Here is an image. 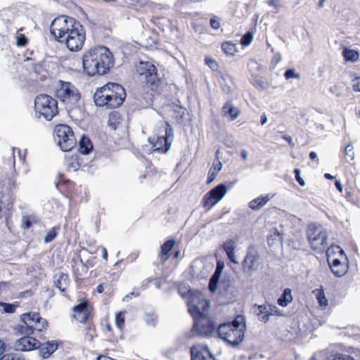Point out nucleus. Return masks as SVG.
Instances as JSON below:
<instances>
[{
  "instance_id": "f257e3e1",
  "label": "nucleus",
  "mask_w": 360,
  "mask_h": 360,
  "mask_svg": "<svg viewBox=\"0 0 360 360\" xmlns=\"http://www.w3.org/2000/svg\"><path fill=\"white\" fill-rule=\"evenodd\" d=\"M50 32L58 41L65 43L72 51L81 49L85 41L83 26L72 18L61 15L55 18L51 24Z\"/></svg>"
},
{
  "instance_id": "f03ea898",
  "label": "nucleus",
  "mask_w": 360,
  "mask_h": 360,
  "mask_svg": "<svg viewBox=\"0 0 360 360\" xmlns=\"http://www.w3.org/2000/svg\"><path fill=\"white\" fill-rule=\"evenodd\" d=\"M82 65L84 72L89 76L103 75L113 67V56L107 47L96 46L83 55Z\"/></svg>"
},
{
  "instance_id": "7ed1b4c3",
  "label": "nucleus",
  "mask_w": 360,
  "mask_h": 360,
  "mask_svg": "<svg viewBox=\"0 0 360 360\" xmlns=\"http://www.w3.org/2000/svg\"><path fill=\"white\" fill-rule=\"evenodd\" d=\"M126 92L123 86L116 83H108L98 89L94 94V101L97 106L108 108H118L123 103Z\"/></svg>"
},
{
  "instance_id": "20e7f679",
  "label": "nucleus",
  "mask_w": 360,
  "mask_h": 360,
  "mask_svg": "<svg viewBox=\"0 0 360 360\" xmlns=\"http://www.w3.org/2000/svg\"><path fill=\"white\" fill-rule=\"evenodd\" d=\"M245 329L244 317L240 315L236 316L232 322L219 325L217 332L220 338L229 345L236 347L244 340Z\"/></svg>"
},
{
  "instance_id": "39448f33",
  "label": "nucleus",
  "mask_w": 360,
  "mask_h": 360,
  "mask_svg": "<svg viewBox=\"0 0 360 360\" xmlns=\"http://www.w3.org/2000/svg\"><path fill=\"white\" fill-rule=\"evenodd\" d=\"M56 96L62 101L68 111L79 108L82 103L81 94L72 83L60 80Z\"/></svg>"
},
{
  "instance_id": "423d86ee",
  "label": "nucleus",
  "mask_w": 360,
  "mask_h": 360,
  "mask_svg": "<svg viewBox=\"0 0 360 360\" xmlns=\"http://www.w3.org/2000/svg\"><path fill=\"white\" fill-rule=\"evenodd\" d=\"M34 108L39 117L43 116L46 120H51L58 112V102L47 94H40L35 98Z\"/></svg>"
},
{
  "instance_id": "0eeeda50",
  "label": "nucleus",
  "mask_w": 360,
  "mask_h": 360,
  "mask_svg": "<svg viewBox=\"0 0 360 360\" xmlns=\"http://www.w3.org/2000/svg\"><path fill=\"white\" fill-rule=\"evenodd\" d=\"M54 141L63 151H70L77 144L74 132L66 124H58L54 128Z\"/></svg>"
},
{
  "instance_id": "6e6552de",
  "label": "nucleus",
  "mask_w": 360,
  "mask_h": 360,
  "mask_svg": "<svg viewBox=\"0 0 360 360\" xmlns=\"http://www.w3.org/2000/svg\"><path fill=\"white\" fill-rule=\"evenodd\" d=\"M136 72L141 77L140 79L152 90L158 87L161 79L156 67L152 63L139 62L136 66Z\"/></svg>"
},
{
  "instance_id": "1a4fd4ad",
  "label": "nucleus",
  "mask_w": 360,
  "mask_h": 360,
  "mask_svg": "<svg viewBox=\"0 0 360 360\" xmlns=\"http://www.w3.org/2000/svg\"><path fill=\"white\" fill-rule=\"evenodd\" d=\"M307 233L309 243L313 250L318 252H323L326 250L328 252V235L324 229L314 224H310L308 226Z\"/></svg>"
},
{
  "instance_id": "9d476101",
  "label": "nucleus",
  "mask_w": 360,
  "mask_h": 360,
  "mask_svg": "<svg viewBox=\"0 0 360 360\" xmlns=\"http://www.w3.org/2000/svg\"><path fill=\"white\" fill-rule=\"evenodd\" d=\"M260 259L261 257L257 248L253 245H249L245 258L242 262L243 272L248 276H252L259 267Z\"/></svg>"
},
{
  "instance_id": "9b49d317",
  "label": "nucleus",
  "mask_w": 360,
  "mask_h": 360,
  "mask_svg": "<svg viewBox=\"0 0 360 360\" xmlns=\"http://www.w3.org/2000/svg\"><path fill=\"white\" fill-rule=\"evenodd\" d=\"M217 328V324L210 317L200 316L193 323V332L202 337H210L215 332Z\"/></svg>"
},
{
  "instance_id": "f8f14e48",
  "label": "nucleus",
  "mask_w": 360,
  "mask_h": 360,
  "mask_svg": "<svg viewBox=\"0 0 360 360\" xmlns=\"http://www.w3.org/2000/svg\"><path fill=\"white\" fill-rule=\"evenodd\" d=\"M226 192V186L223 184L213 188L203 197V206L210 210L224 197Z\"/></svg>"
},
{
  "instance_id": "ddd939ff",
  "label": "nucleus",
  "mask_w": 360,
  "mask_h": 360,
  "mask_svg": "<svg viewBox=\"0 0 360 360\" xmlns=\"http://www.w3.org/2000/svg\"><path fill=\"white\" fill-rule=\"evenodd\" d=\"M191 360H216L207 345H196L191 347Z\"/></svg>"
},
{
  "instance_id": "4468645a",
  "label": "nucleus",
  "mask_w": 360,
  "mask_h": 360,
  "mask_svg": "<svg viewBox=\"0 0 360 360\" xmlns=\"http://www.w3.org/2000/svg\"><path fill=\"white\" fill-rule=\"evenodd\" d=\"M39 340L30 335L24 336L15 342V349L17 351L28 352L37 349Z\"/></svg>"
},
{
  "instance_id": "2eb2a0df",
  "label": "nucleus",
  "mask_w": 360,
  "mask_h": 360,
  "mask_svg": "<svg viewBox=\"0 0 360 360\" xmlns=\"http://www.w3.org/2000/svg\"><path fill=\"white\" fill-rule=\"evenodd\" d=\"M202 299V295L199 292H192L190 296V300L188 302V311L192 315L194 322L198 320L200 316H204L200 311L197 306V302Z\"/></svg>"
},
{
  "instance_id": "dca6fc26",
  "label": "nucleus",
  "mask_w": 360,
  "mask_h": 360,
  "mask_svg": "<svg viewBox=\"0 0 360 360\" xmlns=\"http://www.w3.org/2000/svg\"><path fill=\"white\" fill-rule=\"evenodd\" d=\"M90 311L88 309V304L86 302H81L80 304L73 307L72 316L81 323H86L89 321Z\"/></svg>"
},
{
  "instance_id": "f3484780",
  "label": "nucleus",
  "mask_w": 360,
  "mask_h": 360,
  "mask_svg": "<svg viewBox=\"0 0 360 360\" xmlns=\"http://www.w3.org/2000/svg\"><path fill=\"white\" fill-rule=\"evenodd\" d=\"M58 342L55 340L46 341L41 343L39 341L37 349H39V354L44 358H48L58 348Z\"/></svg>"
},
{
  "instance_id": "a211bd4d",
  "label": "nucleus",
  "mask_w": 360,
  "mask_h": 360,
  "mask_svg": "<svg viewBox=\"0 0 360 360\" xmlns=\"http://www.w3.org/2000/svg\"><path fill=\"white\" fill-rule=\"evenodd\" d=\"M171 145V141L162 136L156 138L155 141L153 143V148L154 151L166 153L169 150Z\"/></svg>"
},
{
  "instance_id": "6ab92c4d",
  "label": "nucleus",
  "mask_w": 360,
  "mask_h": 360,
  "mask_svg": "<svg viewBox=\"0 0 360 360\" xmlns=\"http://www.w3.org/2000/svg\"><path fill=\"white\" fill-rule=\"evenodd\" d=\"M328 262L332 272L338 277H341L345 274L347 271V266L342 264L340 259H334L333 262H330V259L328 258Z\"/></svg>"
},
{
  "instance_id": "aec40b11",
  "label": "nucleus",
  "mask_w": 360,
  "mask_h": 360,
  "mask_svg": "<svg viewBox=\"0 0 360 360\" xmlns=\"http://www.w3.org/2000/svg\"><path fill=\"white\" fill-rule=\"evenodd\" d=\"M40 316L36 312H29L21 315V321L34 330L36 323H39Z\"/></svg>"
},
{
  "instance_id": "412c9836",
  "label": "nucleus",
  "mask_w": 360,
  "mask_h": 360,
  "mask_svg": "<svg viewBox=\"0 0 360 360\" xmlns=\"http://www.w3.org/2000/svg\"><path fill=\"white\" fill-rule=\"evenodd\" d=\"M55 278V286L62 292H64L70 283L68 275L64 273H60L58 275H56Z\"/></svg>"
},
{
  "instance_id": "4be33fe9",
  "label": "nucleus",
  "mask_w": 360,
  "mask_h": 360,
  "mask_svg": "<svg viewBox=\"0 0 360 360\" xmlns=\"http://www.w3.org/2000/svg\"><path fill=\"white\" fill-rule=\"evenodd\" d=\"M79 150L83 155H87L93 150V144L90 139L84 135L79 141Z\"/></svg>"
},
{
  "instance_id": "5701e85b",
  "label": "nucleus",
  "mask_w": 360,
  "mask_h": 360,
  "mask_svg": "<svg viewBox=\"0 0 360 360\" xmlns=\"http://www.w3.org/2000/svg\"><path fill=\"white\" fill-rule=\"evenodd\" d=\"M65 165L69 171L76 172L79 169L80 162H79L78 154H74L72 156L65 158Z\"/></svg>"
},
{
  "instance_id": "b1692460",
  "label": "nucleus",
  "mask_w": 360,
  "mask_h": 360,
  "mask_svg": "<svg viewBox=\"0 0 360 360\" xmlns=\"http://www.w3.org/2000/svg\"><path fill=\"white\" fill-rule=\"evenodd\" d=\"M292 301V291L290 288H285L277 302L281 307L288 306Z\"/></svg>"
},
{
  "instance_id": "393cba45",
  "label": "nucleus",
  "mask_w": 360,
  "mask_h": 360,
  "mask_svg": "<svg viewBox=\"0 0 360 360\" xmlns=\"http://www.w3.org/2000/svg\"><path fill=\"white\" fill-rule=\"evenodd\" d=\"M269 200L268 195L258 197L249 202V207L254 210H260Z\"/></svg>"
},
{
  "instance_id": "a878e982",
  "label": "nucleus",
  "mask_w": 360,
  "mask_h": 360,
  "mask_svg": "<svg viewBox=\"0 0 360 360\" xmlns=\"http://www.w3.org/2000/svg\"><path fill=\"white\" fill-rule=\"evenodd\" d=\"M221 167L222 164L220 161H215L213 162L209 172L207 183H211L216 179L217 174L221 170Z\"/></svg>"
},
{
  "instance_id": "bb28decb",
  "label": "nucleus",
  "mask_w": 360,
  "mask_h": 360,
  "mask_svg": "<svg viewBox=\"0 0 360 360\" xmlns=\"http://www.w3.org/2000/svg\"><path fill=\"white\" fill-rule=\"evenodd\" d=\"M223 112L225 115L231 116V120H235L239 115V110L234 108L230 103L227 102L222 108Z\"/></svg>"
},
{
  "instance_id": "cd10ccee",
  "label": "nucleus",
  "mask_w": 360,
  "mask_h": 360,
  "mask_svg": "<svg viewBox=\"0 0 360 360\" xmlns=\"http://www.w3.org/2000/svg\"><path fill=\"white\" fill-rule=\"evenodd\" d=\"M85 326V336L86 338L89 341L92 342L94 340V338L96 336V328L94 323H92L91 321H87Z\"/></svg>"
},
{
  "instance_id": "c85d7f7f",
  "label": "nucleus",
  "mask_w": 360,
  "mask_h": 360,
  "mask_svg": "<svg viewBox=\"0 0 360 360\" xmlns=\"http://www.w3.org/2000/svg\"><path fill=\"white\" fill-rule=\"evenodd\" d=\"M175 245V240L170 239L166 241L163 245H161V251L160 253L163 255H166L167 258L169 257V253L174 248Z\"/></svg>"
},
{
  "instance_id": "c756f323",
  "label": "nucleus",
  "mask_w": 360,
  "mask_h": 360,
  "mask_svg": "<svg viewBox=\"0 0 360 360\" xmlns=\"http://www.w3.org/2000/svg\"><path fill=\"white\" fill-rule=\"evenodd\" d=\"M342 55L347 61H356L359 57V54L356 51L347 49L343 51Z\"/></svg>"
},
{
  "instance_id": "7c9ffc66",
  "label": "nucleus",
  "mask_w": 360,
  "mask_h": 360,
  "mask_svg": "<svg viewBox=\"0 0 360 360\" xmlns=\"http://www.w3.org/2000/svg\"><path fill=\"white\" fill-rule=\"evenodd\" d=\"M221 49L224 53L231 56L234 55L237 51L236 45L229 41L224 42L221 45Z\"/></svg>"
},
{
  "instance_id": "2f4dec72",
  "label": "nucleus",
  "mask_w": 360,
  "mask_h": 360,
  "mask_svg": "<svg viewBox=\"0 0 360 360\" xmlns=\"http://www.w3.org/2000/svg\"><path fill=\"white\" fill-rule=\"evenodd\" d=\"M258 313L257 315L259 316L261 321L264 323L269 321L268 314H267V309L266 307V304L258 305Z\"/></svg>"
},
{
  "instance_id": "473e14b6",
  "label": "nucleus",
  "mask_w": 360,
  "mask_h": 360,
  "mask_svg": "<svg viewBox=\"0 0 360 360\" xmlns=\"http://www.w3.org/2000/svg\"><path fill=\"white\" fill-rule=\"evenodd\" d=\"M174 112L176 114V119L179 121L184 120L186 113L187 112L186 109L185 108H183L179 105H174L173 108Z\"/></svg>"
},
{
  "instance_id": "72a5a7b5",
  "label": "nucleus",
  "mask_w": 360,
  "mask_h": 360,
  "mask_svg": "<svg viewBox=\"0 0 360 360\" xmlns=\"http://www.w3.org/2000/svg\"><path fill=\"white\" fill-rule=\"evenodd\" d=\"M15 329L18 333H20L21 335H25V336L32 334L34 331L31 327L27 326L26 324L17 326Z\"/></svg>"
},
{
  "instance_id": "f704fd0d",
  "label": "nucleus",
  "mask_w": 360,
  "mask_h": 360,
  "mask_svg": "<svg viewBox=\"0 0 360 360\" xmlns=\"http://www.w3.org/2000/svg\"><path fill=\"white\" fill-rule=\"evenodd\" d=\"M59 229V227L54 226L51 228L46 235L44 237V243H48L51 242L57 236V230Z\"/></svg>"
},
{
  "instance_id": "c9c22d12",
  "label": "nucleus",
  "mask_w": 360,
  "mask_h": 360,
  "mask_svg": "<svg viewBox=\"0 0 360 360\" xmlns=\"http://www.w3.org/2000/svg\"><path fill=\"white\" fill-rule=\"evenodd\" d=\"M235 248V242L231 239L226 240L223 245V248L226 255H229L230 253L233 252Z\"/></svg>"
},
{
  "instance_id": "e433bc0d",
  "label": "nucleus",
  "mask_w": 360,
  "mask_h": 360,
  "mask_svg": "<svg viewBox=\"0 0 360 360\" xmlns=\"http://www.w3.org/2000/svg\"><path fill=\"white\" fill-rule=\"evenodd\" d=\"M145 321L148 326L155 327L158 322V316L154 314H147L145 316Z\"/></svg>"
},
{
  "instance_id": "4c0bfd02",
  "label": "nucleus",
  "mask_w": 360,
  "mask_h": 360,
  "mask_svg": "<svg viewBox=\"0 0 360 360\" xmlns=\"http://www.w3.org/2000/svg\"><path fill=\"white\" fill-rule=\"evenodd\" d=\"M0 306L4 308L5 313H14L16 307L18 306V304H10L0 302Z\"/></svg>"
},
{
  "instance_id": "58836bf2",
  "label": "nucleus",
  "mask_w": 360,
  "mask_h": 360,
  "mask_svg": "<svg viewBox=\"0 0 360 360\" xmlns=\"http://www.w3.org/2000/svg\"><path fill=\"white\" fill-rule=\"evenodd\" d=\"M0 360H25V359L19 354L10 353L3 355Z\"/></svg>"
},
{
  "instance_id": "ea45409f",
  "label": "nucleus",
  "mask_w": 360,
  "mask_h": 360,
  "mask_svg": "<svg viewBox=\"0 0 360 360\" xmlns=\"http://www.w3.org/2000/svg\"><path fill=\"white\" fill-rule=\"evenodd\" d=\"M253 35L250 32H246L240 39V44L243 46H248L252 41Z\"/></svg>"
},
{
  "instance_id": "a19ab883",
  "label": "nucleus",
  "mask_w": 360,
  "mask_h": 360,
  "mask_svg": "<svg viewBox=\"0 0 360 360\" xmlns=\"http://www.w3.org/2000/svg\"><path fill=\"white\" fill-rule=\"evenodd\" d=\"M284 76L286 79H289L291 78L300 79V75L299 73H297L295 72V69H293V68L288 69L285 72Z\"/></svg>"
},
{
  "instance_id": "79ce46f5",
  "label": "nucleus",
  "mask_w": 360,
  "mask_h": 360,
  "mask_svg": "<svg viewBox=\"0 0 360 360\" xmlns=\"http://www.w3.org/2000/svg\"><path fill=\"white\" fill-rule=\"evenodd\" d=\"M40 320L39 323H36V325L34 327V330H37L38 331H41L43 329L46 328L48 326V322L45 319L42 317H39Z\"/></svg>"
},
{
  "instance_id": "37998d69",
  "label": "nucleus",
  "mask_w": 360,
  "mask_h": 360,
  "mask_svg": "<svg viewBox=\"0 0 360 360\" xmlns=\"http://www.w3.org/2000/svg\"><path fill=\"white\" fill-rule=\"evenodd\" d=\"M166 126L165 135L164 136L167 137L168 141H172L174 137V129L168 122H166Z\"/></svg>"
},
{
  "instance_id": "c03bdc74",
  "label": "nucleus",
  "mask_w": 360,
  "mask_h": 360,
  "mask_svg": "<svg viewBox=\"0 0 360 360\" xmlns=\"http://www.w3.org/2000/svg\"><path fill=\"white\" fill-rule=\"evenodd\" d=\"M224 268V264L221 263L220 262H217L216 270L214 273V274L212 276V277L215 278L217 279H219V277L221 276L222 269Z\"/></svg>"
},
{
  "instance_id": "a18cd8bd",
  "label": "nucleus",
  "mask_w": 360,
  "mask_h": 360,
  "mask_svg": "<svg viewBox=\"0 0 360 360\" xmlns=\"http://www.w3.org/2000/svg\"><path fill=\"white\" fill-rule=\"evenodd\" d=\"M326 360H354L351 356L347 355L338 354L335 356H330Z\"/></svg>"
},
{
  "instance_id": "49530a36",
  "label": "nucleus",
  "mask_w": 360,
  "mask_h": 360,
  "mask_svg": "<svg viewBox=\"0 0 360 360\" xmlns=\"http://www.w3.org/2000/svg\"><path fill=\"white\" fill-rule=\"evenodd\" d=\"M218 281L219 279H217L213 277L210 278L209 283V289L212 292H214L216 291Z\"/></svg>"
},
{
  "instance_id": "de8ad7c7",
  "label": "nucleus",
  "mask_w": 360,
  "mask_h": 360,
  "mask_svg": "<svg viewBox=\"0 0 360 360\" xmlns=\"http://www.w3.org/2000/svg\"><path fill=\"white\" fill-rule=\"evenodd\" d=\"M345 154L353 160L354 158V148L352 145L348 144L345 149Z\"/></svg>"
},
{
  "instance_id": "09e8293b",
  "label": "nucleus",
  "mask_w": 360,
  "mask_h": 360,
  "mask_svg": "<svg viewBox=\"0 0 360 360\" xmlns=\"http://www.w3.org/2000/svg\"><path fill=\"white\" fill-rule=\"evenodd\" d=\"M27 44V39L24 34H18L16 37V44L18 46H23Z\"/></svg>"
},
{
  "instance_id": "8fccbe9b",
  "label": "nucleus",
  "mask_w": 360,
  "mask_h": 360,
  "mask_svg": "<svg viewBox=\"0 0 360 360\" xmlns=\"http://www.w3.org/2000/svg\"><path fill=\"white\" fill-rule=\"evenodd\" d=\"M123 313L120 312L116 315L115 321L118 328H122L124 323V319L123 317Z\"/></svg>"
},
{
  "instance_id": "3c124183",
  "label": "nucleus",
  "mask_w": 360,
  "mask_h": 360,
  "mask_svg": "<svg viewBox=\"0 0 360 360\" xmlns=\"http://www.w3.org/2000/svg\"><path fill=\"white\" fill-rule=\"evenodd\" d=\"M319 303L321 306L326 307L328 305V300L326 298L323 292H319L317 297Z\"/></svg>"
},
{
  "instance_id": "603ef678",
  "label": "nucleus",
  "mask_w": 360,
  "mask_h": 360,
  "mask_svg": "<svg viewBox=\"0 0 360 360\" xmlns=\"http://www.w3.org/2000/svg\"><path fill=\"white\" fill-rule=\"evenodd\" d=\"M210 25L213 29L217 30L220 27V21L219 19L216 16H213L210 19Z\"/></svg>"
},
{
  "instance_id": "864d4df0",
  "label": "nucleus",
  "mask_w": 360,
  "mask_h": 360,
  "mask_svg": "<svg viewBox=\"0 0 360 360\" xmlns=\"http://www.w3.org/2000/svg\"><path fill=\"white\" fill-rule=\"evenodd\" d=\"M205 63L212 69L215 70L217 68V63L216 61L211 58H205Z\"/></svg>"
},
{
  "instance_id": "5fc2aeb1",
  "label": "nucleus",
  "mask_w": 360,
  "mask_h": 360,
  "mask_svg": "<svg viewBox=\"0 0 360 360\" xmlns=\"http://www.w3.org/2000/svg\"><path fill=\"white\" fill-rule=\"evenodd\" d=\"M266 307L267 309V314L268 318L269 319L270 316L274 315L277 313V307L276 306H273L271 304H266Z\"/></svg>"
},
{
  "instance_id": "6e6d98bb",
  "label": "nucleus",
  "mask_w": 360,
  "mask_h": 360,
  "mask_svg": "<svg viewBox=\"0 0 360 360\" xmlns=\"http://www.w3.org/2000/svg\"><path fill=\"white\" fill-rule=\"evenodd\" d=\"M294 173L295 174V179L299 183V184L302 186H304L305 185V182L304 179L300 176V171L299 169H295Z\"/></svg>"
},
{
  "instance_id": "4d7b16f0",
  "label": "nucleus",
  "mask_w": 360,
  "mask_h": 360,
  "mask_svg": "<svg viewBox=\"0 0 360 360\" xmlns=\"http://www.w3.org/2000/svg\"><path fill=\"white\" fill-rule=\"evenodd\" d=\"M352 88L355 91H360V77H356L353 80Z\"/></svg>"
},
{
  "instance_id": "13d9d810",
  "label": "nucleus",
  "mask_w": 360,
  "mask_h": 360,
  "mask_svg": "<svg viewBox=\"0 0 360 360\" xmlns=\"http://www.w3.org/2000/svg\"><path fill=\"white\" fill-rule=\"evenodd\" d=\"M252 83L256 86H259V87H260L262 89L264 88L265 83H264V82L261 78H257V77L254 78Z\"/></svg>"
},
{
  "instance_id": "bf43d9fd",
  "label": "nucleus",
  "mask_w": 360,
  "mask_h": 360,
  "mask_svg": "<svg viewBox=\"0 0 360 360\" xmlns=\"http://www.w3.org/2000/svg\"><path fill=\"white\" fill-rule=\"evenodd\" d=\"M266 3L271 6L274 7L275 8H280V1L279 0H268Z\"/></svg>"
},
{
  "instance_id": "052dcab7",
  "label": "nucleus",
  "mask_w": 360,
  "mask_h": 360,
  "mask_svg": "<svg viewBox=\"0 0 360 360\" xmlns=\"http://www.w3.org/2000/svg\"><path fill=\"white\" fill-rule=\"evenodd\" d=\"M11 14L10 9H4L0 12V19L4 20V17L9 16Z\"/></svg>"
},
{
  "instance_id": "680f3d73",
  "label": "nucleus",
  "mask_w": 360,
  "mask_h": 360,
  "mask_svg": "<svg viewBox=\"0 0 360 360\" xmlns=\"http://www.w3.org/2000/svg\"><path fill=\"white\" fill-rule=\"evenodd\" d=\"M32 224L29 219L24 217L22 221V227L25 229H29L31 226Z\"/></svg>"
},
{
  "instance_id": "e2e57ef3",
  "label": "nucleus",
  "mask_w": 360,
  "mask_h": 360,
  "mask_svg": "<svg viewBox=\"0 0 360 360\" xmlns=\"http://www.w3.org/2000/svg\"><path fill=\"white\" fill-rule=\"evenodd\" d=\"M228 256V258L229 259V260L233 262V263H235V264H238V261L236 259V257L235 255V253L234 252H231L230 253L229 255H227Z\"/></svg>"
},
{
  "instance_id": "0e129e2a",
  "label": "nucleus",
  "mask_w": 360,
  "mask_h": 360,
  "mask_svg": "<svg viewBox=\"0 0 360 360\" xmlns=\"http://www.w3.org/2000/svg\"><path fill=\"white\" fill-rule=\"evenodd\" d=\"M283 139H285L288 143L292 146L294 147L295 144L292 142V139L290 136H284Z\"/></svg>"
},
{
  "instance_id": "69168bd1",
  "label": "nucleus",
  "mask_w": 360,
  "mask_h": 360,
  "mask_svg": "<svg viewBox=\"0 0 360 360\" xmlns=\"http://www.w3.org/2000/svg\"><path fill=\"white\" fill-rule=\"evenodd\" d=\"M335 187L336 188L340 191V192H342V186L340 183V181H336L335 183Z\"/></svg>"
},
{
  "instance_id": "338daca9",
  "label": "nucleus",
  "mask_w": 360,
  "mask_h": 360,
  "mask_svg": "<svg viewBox=\"0 0 360 360\" xmlns=\"http://www.w3.org/2000/svg\"><path fill=\"white\" fill-rule=\"evenodd\" d=\"M248 153L245 150H241V157L244 160H246L248 159Z\"/></svg>"
},
{
  "instance_id": "774afa93",
  "label": "nucleus",
  "mask_w": 360,
  "mask_h": 360,
  "mask_svg": "<svg viewBox=\"0 0 360 360\" xmlns=\"http://www.w3.org/2000/svg\"><path fill=\"white\" fill-rule=\"evenodd\" d=\"M96 360H115L110 357H108V356H98L97 357V359Z\"/></svg>"
}]
</instances>
